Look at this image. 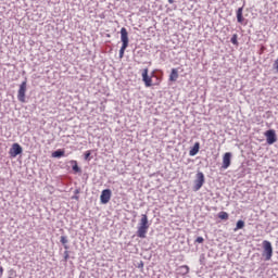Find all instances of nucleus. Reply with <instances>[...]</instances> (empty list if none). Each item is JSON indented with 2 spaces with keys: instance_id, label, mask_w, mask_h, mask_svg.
I'll list each match as a JSON object with an SVG mask.
<instances>
[{
  "instance_id": "nucleus-22",
  "label": "nucleus",
  "mask_w": 278,
  "mask_h": 278,
  "mask_svg": "<svg viewBox=\"0 0 278 278\" xmlns=\"http://www.w3.org/2000/svg\"><path fill=\"white\" fill-rule=\"evenodd\" d=\"M90 155H92V152L90 150L85 152V160H86V162H90Z\"/></svg>"
},
{
  "instance_id": "nucleus-24",
  "label": "nucleus",
  "mask_w": 278,
  "mask_h": 278,
  "mask_svg": "<svg viewBox=\"0 0 278 278\" xmlns=\"http://www.w3.org/2000/svg\"><path fill=\"white\" fill-rule=\"evenodd\" d=\"M68 257H71L68 255V250H65V252H64V262H68Z\"/></svg>"
},
{
  "instance_id": "nucleus-20",
  "label": "nucleus",
  "mask_w": 278,
  "mask_h": 278,
  "mask_svg": "<svg viewBox=\"0 0 278 278\" xmlns=\"http://www.w3.org/2000/svg\"><path fill=\"white\" fill-rule=\"evenodd\" d=\"M127 47H129V46H123L122 45V47L119 49V58H121V60H123V58H125V51L127 50Z\"/></svg>"
},
{
  "instance_id": "nucleus-2",
  "label": "nucleus",
  "mask_w": 278,
  "mask_h": 278,
  "mask_svg": "<svg viewBox=\"0 0 278 278\" xmlns=\"http://www.w3.org/2000/svg\"><path fill=\"white\" fill-rule=\"evenodd\" d=\"M262 256L265 257V262H270V260H273V243L268 240L263 241Z\"/></svg>"
},
{
  "instance_id": "nucleus-4",
  "label": "nucleus",
  "mask_w": 278,
  "mask_h": 278,
  "mask_svg": "<svg viewBox=\"0 0 278 278\" xmlns=\"http://www.w3.org/2000/svg\"><path fill=\"white\" fill-rule=\"evenodd\" d=\"M27 92V80H24L20 85V89L17 91V99L21 103H25V93Z\"/></svg>"
},
{
  "instance_id": "nucleus-30",
  "label": "nucleus",
  "mask_w": 278,
  "mask_h": 278,
  "mask_svg": "<svg viewBox=\"0 0 278 278\" xmlns=\"http://www.w3.org/2000/svg\"><path fill=\"white\" fill-rule=\"evenodd\" d=\"M0 275H3V267L0 266Z\"/></svg>"
},
{
  "instance_id": "nucleus-9",
  "label": "nucleus",
  "mask_w": 278,
  "mask_h": 278,
  "mask_svg": "<svg viewBox=\"0 0 278 278\" xmlns=\"http://www.w3.org/2000/svg\"><path fill=\"white\" fill-rule=\"evenodd\" d=\"M231 152H226L223 156L222 169L227 170L231 166Z\"/></svg>"
},
{
  "instance_id": "nucleus-6",
  "label": "nucleus",
  "mask_w": 278,
  "mask_h": 278,
  "mask_svg": "<svg viewBox=\"0 0 278 278\" xmlns=\"http://www.w3.org/2000/svg\"><path fill=\"white\" fill-rule=\"evenodd\" d=\"M10 157H16L17 155H23V147H21L18 143H13L10 151H9Z\"/></svg>"
},
{
  "instance_id": "nucleus-10",
  "label": "nucleus",
  "mask_w": 278,
  "mask_h": 278,
  "mask_svg": "<svg viewBox=\"0 0 278 278\" xmlns=\"http://www.w3.org/2000/svg\"><path fill=\"white\" fill-rule=\"evenodd\" d=\"M121 40L123 46L129 47V33H127L125 27L121 29Z\"/></svg>"
},
{
  "instance_id": "nucleus-21",
  "label": "nucleus",
  "mask_w": 278,
  "mask_h": 278,
  "mask_svg": "<svg viewBox=\"0 0 278 278\" xmlns=\"http://www.w3.org/2000/svg\"><path fill=\"white\" fill-rule=\"evenodd\" d=\"M230 42L238 47V34L232 35Z\"/></svg>"
},
{
  "instance_id": "nucleus-25",
  "label": "nucleus",
  "mask_w": 278,
  "mask_h": 278,
  "mask_svg": "<svg viewBox=\"0 0 278 278\" xmlns=\"http://www.w3.org/2000/svg\"><path fill=\"white\" fill-rule=\"evenodd\" d=\"M273 68L278 73V59L274 62Z\"/></svg>"
},
{
  "instance_id": "nucleus-29",
  "label": "nucleus",
  "mask_w": 278,
  "mask_h": 278,
  "mask_svg": "<svg viewBox=\"0 0 278 278\" xmlns=\"http://www.w3.org/2000/svg\"><path fill=\"white\" fill-rule=\"evenodd\" d=\"M143 266H144V263L141 262V263L139 264L138 268H142Z\"/></svg>"
},
{
  "instance_id": "nucleus-7",
  "label": "nucleus",
  "mask_w": 278,
  "mask_h": 278,
  "mask_svg": "<svg viewBox=\"0 0 278 278\" xmlns=\"http://www.w3.org/2000/svg\"><path fill=\"white\" fill-rule=\"evenodd\" d=\"M110 199H112V190L111 189L102 190L100 195V201L102 205H108V203H110Z\"/></svg>"
},
{
  "instance_id": "nucleus-28",
  "label": "nucleus",
  "mask_w": 278,
  "mask_h": 278,
  "mask_svg": "<svg viewBox=\"0 0 278 278\" xmlns=\"http://www.w3.org/2000/svg\"><path fill=\"white\" fill-rule=\"evenodd\" d=\"M155 73H162V71L156 70V71H154V72L152 73V75H155Z\"/></svg>"
},
{
  "instance_id": "nucleus-23",
  "label": "nucleus",
  "mask_w": 278,
  "mask_h": 278,
  "mask_svg": "<svg viewBox=\"0 0 278 278\" xmlns=\"http://www.w3.org/2000/svg\"><path fill=\"white\" fill-rule=\"evenodd\" d=\"M195 242H198V244H203V242H205V239H203V237H198L195 239Z\"/></svg>"
},
{
  "instance_id": "nucleus-8",
  "label": "nucleus",
  "mask_w": 278,
  "mask_h": 278,
  "mask_svg": "<svg viewBox=\"0 0 278 278\" xmlns=\"http://www.w3.org/2000/svg\"><path fill=\"white\" fill-rule=\"evenodd\" d=\"M141 76L146 88H151L153 86V79L149 75V68H144Z\"/></svg>"
},
{
  "instance_id": "nucleus-27",
  "label": "nucleus",
  "mask_w": 278,
  "mask_h": 278,
  "mask_svg": "<svg viewBox=\"0 0 278 278\" xmlns=\"http://www.w3.org/2000/svg\"><path fill=\"white\" fill-rule=\"evenodd\" d=\"M72 199H74L75 201H79V195H74Z\"/></svg>"
},
{
  "instance_id": "nucleus-13",
  "label": "nucleus",
  "mask_w": 278,
  "mask_h": 278,
  "mask_svg": "<svg viewBox=\"0 0 278 278\" xmlns=\"http://www.w3.org/2000/svg\"><path fill=\"white\" fill-rule=\"evenodd\" d=\"M178 273L179 275H188V273H190V267H188V265H182L180 267H178Z\"/></svg>"
},
{
  "instance_id": "nucleus-18",
  "label": "nucleus",
  "mask_w": 278,
  "mask_h": 278,
  "mask_svg": "<svg viewBox=\"0 0 278 278\" xmlns=\"http://www.w3.org/2000/svg\"><path fill=\"white\" fill-rule=\"evenodd\" d=\"M239 229H244V220L239 219L236 224L235 231H238Z\"/></svg>"
},
{
  "instance_id": "nucleus-31",
  "label": "nucleus",
  "mask_w": 278,
  "mask_h": 278,
  "mask_svg": "<svg viewBox=\"0 0 278 278\" xmlns=\"http://www.w3.org/2000/svg\"><path fill=\"white\" fill-rule=\"evenodd\" d=\"M168 3H175V0H168Z\"/></svg>"
},
{
  "instance_id": "nucleus-11",
  "label": "nucleus",
  "mask_w": 278,
  "mask_h": 278,
  "mask_svg": "<svg viewBox=\"0 0 278 278\" xmlns=\"http://www.w3.org/2000/svg\"><path fill=\"white\" fill-rule=\"evenodd\" d=\"M201 149V143L195 142L194 146L190 149L189 151V155L191 157H194V155H197V153H199V150Z\"/></svg>"
},
{
  "instance_id": "nucleus-12",
  "label": "nucleus",
  "mask_w": 278,
  "mask_h": 278,
  "mask_svg": "<svg viewBox=\"0 0 278 278\" xmlns=\"http://www.w3.org/2000/svg\"><path fill=\"white\" fill-rule=\"evenodd\" d=\"M179 79V72L177 68H173L169 75V81H177Z\"/></svg>"
},
{
  "instance_id": "nucleus-17",
  "label": "nucleus",
  "mask_w": 278,
  "mask_h": 278,
  "mask_svg": "<svg viewBox=\"0 0 278 278\" xmlns=\"http://www.w3.org/2000/svg\"><path fill=\"white\" fill-rule=\"evenodd\" d=\"M64 153L65 152L62 149L55 150L54 152H52V157H58V159L64 157Z\"/></svg>"
},
{
  "instance_id": "nucleus-5",
  "label": "nucleus",
  "mask_w": 278,
  "mask_h": 278,
  "mask_svg": "<svg viewBox=\"0 0 278 278\" xmlns=\"http://www.w3.org/2000/svg\"><path fill=\"white\" fill-rule=\"evenodd\" d=\"M265 137L267 144H275V142H277V132L275 131V129L266 130Z\"/></svg>"
},
{
  "instance_id": "nucleus-15",
  "label": "nucleus",
  "mask_w": 278,
  "mask_h": 278,
  "mask_svg": "<svg viewBox=\"0 0 278 278\" xmlns=\"http://www.w3.org/2000/svg\"><path fill=\"white\" fill-rule=\"evenodd\" d=\"M243 8L237 10V21L238 23H244V17L242 16Z\"/></svg>"
},
{
  "instance_id": "nucleus-16",
  "label": "nucleus",
  "mask_w": 278,
  "mask_h": 278,
  "mask_svg": "<svg viewBox=\"0 0 278 278\" xmlns=\"http://www.w3.org/2000/svg\"><path fill=\"white\" fill-rule=\"evenodd\" d=\"M71 164L74 173H81V167L77 164V161H71Z\"/></svg>"
},
{
  "instance_id": "nucleus-14",
  "label": "nucleus",
  "mask_w": 278,
  "mask_h": 278,
  "mask_svg": "<svg viewBox=\"0 0 278 278\" xmlns=\"http://www.w3.org/2000/svg\"><path fill=\"white\" fill-rule=\"evenodd\" d=\"M60 242H61V244H63L65 251H68V249H70V247H68V237L61 236Z\"/></svg>"
},
{
  "instance_id": "nucleus-26",
  "label": "nucleus",
  "mask_w": 278,
  "mask_h": 278,
  "mask_svg": "<svg viewBox=\"0 0 278 278\" xmlns=\"http://www.w3.org/2000/svg\"><path fill=\"white\" fill-rule=\"evenodd\" d=\"M80 192H81L80 189H76V190L74 191V194H79Z\"/></svg>"
},
{
  "instance_id": "nucleus-1",
  "label": "nucleus",
  "mask_w": 278,
  "mask_h": 278,
  "mask_svg": "<svg viewBox=\"0 0 278 278\" xmlns=\"http://www.w3.org/2000/svg\"><path fill=\"white\" fill-rule=\"evenodd\" d=\"M147 231H149V217L147 214L141 215L139 227L137 230L138 238H147Z\"/></svg>"
},
{
  "instance_id": "nucleus-19",
  "label": "nucleus",
  "mask_w": 278,
  "mask_h": 278,
  "mask_svg": "<svg viewBox=\"0 0 278 278\" xmlns=\"http://www.w3.org/2000/svg\"><path fill=\"white\" fill-rule=\"evenodd\" d=\"M218 218H220V220H228L229 214L227 212H219Z\"/></svg>"
},
{
  "instance_id": "nucleus-3",
  "label": "nucleus",
  "mask_w": 278,
  "mask_h": 278,
  "mask_svg": "<svg viewBox=\"0 0 278 278\" xmlns=\"http://www.w3.org/2000/svg\"><path fill=\"white\" fill-rule=\"evenodd\" d=\"M193 184V192H199V189L203 188V184H205V174H203V172H198Z\"/></svg>"
}]
</instances>
